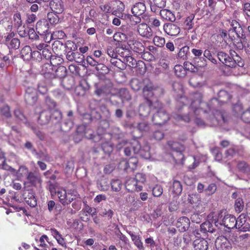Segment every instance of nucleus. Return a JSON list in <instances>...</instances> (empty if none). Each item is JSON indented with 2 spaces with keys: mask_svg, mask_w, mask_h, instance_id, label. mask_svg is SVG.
Segmentation results:
<instances>
[{
  "mask_svg": "<svg viewBox=\"0 0 250 250\" xmlns=\"http://www.w3.org/2000/svg\"><path fill=\"white\" fill-rule=\"evenodd\" d=\"M19 35L21 37H25L28 36V31H26L24 26H21L19 28H17Z\"/></svg>",
  "mask_w": 250,
  "mask_h": 250,
  "instance_id": "58",
  "label": "nucleus"
},
{
  "mask_svg": "<svg viewBox=\"0 0 250 250\" xmlns=\"http://www.w3.org/2000/svg\"><path fill=\"white\" fill-rule=\"evenodd\" d=\"M168 144L173 151L171 155L175 163L183 164L184 156L182 152L185 150L184 146L177 142H169Z\"/></svg>",
  "mask_w": 250,
  "mask_h": 250,
  "instance_id": "4",
  "label": "nucleus"
},
{
  "mask_svg": "<svg viewBox=\"0 0 250 250\" xmlns=\"http://www.w3.org/2000/svg\"><path fill=\"white\" fill-rule=\"evenodd\" d=\"M51 235L53 236L54 238L57 240V239L61 237L62 235L60 233V232L55 229L51 228L49 230Z\"/></svg>",
  "mask_w": 250,
  "mask_h": 250,
  "instance_id": "61",
  "label": "nucleus"
},
{
  "mask_svg": "<svg viewBox=\"0 0 250 250\" xmlns=\"http://www.w3.org/2000/svg\"><path fill=\"white\" fill-rule=\"evenodd\" d=\"M8 169L14 172L19 180H21L22 178L27 177L29 173L28 168L25 166L20 167L18 171H16V170L11 167H9Z\"/></svg>",
  "mask_w": 250,
  "mask_h": 250,
  "instance_id": "18",
  "label": "nucleus"
},
{
  "mask_svg": "<svg viewBox=\"0 0 250 250\" xmlns=\"http://www.w3.org/2000/svg\"><path fill=\"white\" fill-rule=\"evenodd\" d=\"M188 202L191 204H197L200 202L199 195L196 194H191L188 195Z\"/></svg>",
  "mask_w": 250,
  "mask_h": 250,
  "instance_id": "45",
  "label": "nucleus"
},
{
  "mask_svg": "<svg viewBox=\"0 0 250 250\" xmlns=\"http://www.w3.org/2000/svg\"><path fill=\"white\" fill-rule=\"evenodd\" d=\"M204 56L207 59H208L211 62H212L213 63H216V60L215 59H214L211 54L210 51L206 49L204 52Z\"/></svg>",
  "mask_w": 250,
  "mask_h": 250,
  "instance_id": "52",
  "label": "nucleus"
},
{
  "mask_svg": "<svg viewBox=\"0 0 250 250\" xmlns=\"http://www.w3.org/2000/svg\"><path fill=\"white\" fill-rule=\"evenodd\" d=\"M215 247L217 250H231V246L229 240L224 236L218 237L215 241Z\"/></svg>",
  "mask_w": 250,
  "mask_h": 250,
  "instance_id": "8",
  "label": "nucleus"
},
{
  "mask_svg": "<svg viewBox=\"0 0 250 250\" xmlns=\"http://www.w3.org/2000/svg\"><path fill=\"white\" fill-rule=\"evenodd\" d=\"M118 57H121L122 59L126 58L129 55H130L129 51L127 49H125L122 47L118 46Z\"/></svg>",
  "mask_w": 250,
  "mask_h": 250,
  "instance_id": "43",
  "label": "nucleus"
},
{
  "mask_svg": "<svg viewBox=\"0 0 250 250\" xmlns=\"http://www.w3.org/2000/svg\"><path fill=\"white\" fill-rule=\"evenodd\" d=\"M51 111L46 110L42 111L39 117V121L41 124H46L49 122L51 118Z\"/></svg>",
  "mask_w": 250,
  "mask_h": 250,
  "instance_id": "24",
  "label": "nucleus"
},
{
  "mask_svg": "<svg viewBox=\"0 0 250 250\" xmlns=\"http://www.w3.org/2000/svg\"><path fill=\"white\" fill-rule=\"evenodd\" d=\"M218 58L222 63L229 67H235L236 65L242 66L243 65L241 59L238 55H235V58H232L227 53L219 52L218 53Z\"/></svg>",
  "mask_w": 250,
  "mask_h": 250,
  "instance_id": "5",
  "label": "nucleus"
},
{
  "mask_svg": "<svg viewBox=\"0 0 250 250\" xmlns=\"http://www.w3.org/2000/svg\"><path fill=\"white\" fill-rule=\"evenodd\" d=\"M190 221L189 219L185 216L180 217L177 220L176 226L181 232L185 231L189 227Z\"/></svg>",
  "mask_w": 250,
  "mask_h": 250,
  "instance_id": "15",
  "label": "nucleus"
},
{
  "mask_svg": "<svg viewBox=\"0 0 250 250\" xmlns=\"http://www.w3.org/2000/svg\"><path fill=\"white\" fill-rule=\"evenodd\" d=\"M12 23L16 28H19L22 26V22L20 13H16L14 15Z\"/></svg>",
  "mask_w": 250,
  "mask_h": 250,
  "instance_id": "29",
  "label": "nucleus"
},
{
  "mask_svg": "<svg viewBox=\"0 0 250 250\" xmlns=\"http://www.w3.org/2000/svg\"><path fill=\"white\" fill-rule=\"evenodd\" d=\"M36 29L39 35H44L49 29V26L47 21L44 19L39 21L36 23Z\"/></svg>",
  "mask_w": 250,
  "mask_h": 250,
  "instance_id": "16",
  "label": "nucleus"
},
{
  "mask_svg": "<svg viewBox=\"0 0 250 250\" xmlns=\"http://www.w3.org/2000/svg\"><path fill=\"white\" fill-rule=\"evenodd\" d=\"M55 192L57 193L60 202L63 205H67L73 201V198H70L68 197L70 195V193H68L67 194L65 190L64 189L58 188Z\"/></svg>",
  "mask_w": 250,
  "mask_h": 250,
  "instance_id": "13",
  "label": "nucleus"
},
{
  "mask_svg": "<svg viewBox=\"0 0 250 250\" xmlns=\"http://www.w3.org/2000/svg\"><path fill=\"white\" fill-rule=\"evenodd\" d=\"M119 60L132 67H135L137 64L136 61L130 56V55L124 60L119 59Z\"/></svg>",
  "mask_w": 250,
  "mask_h": 250,
  "instance_id": "36",
  "label": "nucleus"
},
{
  "mask_svg": "<svg viewBox=\"0 0 250 250\" xmlns=\"http://www.w3.org/2000/svg\"><path fill=\"white\" fill-rule=\"evenodd\" d=\"M193 246L194 250H207L208 243L205 239H197L194 241Z\"/></svg>",
  "mask_w": 250,
  "mask_h": 250,
  "instance_id": "19",
  "label": "nucleus"
},
{
  "mask_svg": "<svg viewBox=\"0 0 250 250\" xmlns=\"http://www.w3.org/2000/svg\"><path fill=\"white\" fill-rule=\"evenodd\" d=\"M28 197L25 198L26 203L30 207H35L37 205V201L34 195L32 193H30Z\"/></svg>",
  "mask_w": 250,
  "mask_h": 250,
  "instance_id": "40",
  "label": "nucleus"
},
{
  "mask_svg": "<svg viewBox=\"0 0 250 250\" xmlns=\"http://www.w3.org/2000/svg\"><path fill=\"white\" fill-rule=\"evenodd\" d=\"M50 7L52 10L57 14L62 13L64 9V5L62 0H51Z\"/></svg>",
  "mask_w": 250,
  "mask_h": 250,
  "instance_id": "17",
  "label": "nucleus"
},
{
  "mask_svg": "<svg viewBox=\"0 0 250 250\" xmlns=\"http://www.w3.org/2000/svg\"><path fill=\"white\" fill-rule=\"evenodd\" d=\"M138 128L141 131H147L149 130V126L145 122H142L138 125Z\"/></svg>",
  "mask_w": 250,
  "mask_h": 250,
  "instance_id": "57",
  "label": "nucleus"
},
{
  "mask_svg": "<svg viewBox=\"0 0 250 250\" xmlns=\"http://www.w3.org/2000/svg\"><path fill=\"white\" fill-rule=\"evenodd\" d=\"M153 42L156 46L161 47H163L165 43V39L161 37L155 36L153 38Z\"/></svg>",
  "mask_w": 250,
  "mask_h": 250,
  "instance_id": "42",
  "label": "nucleus"
},
{
  "mask_svg": "<svg viewBox=\"0 0 250 250\" xmlns=\"http://www.w3.org/2000/svg\"><path fill=\"white\" fill-rule=\"evenodd\" d=\"M21 53L22 56L30 57L32 55V50L29 46H25L21 50Z\"/></svg>",
  "mask_w": 250,
  "mask_h": 250,
  "instance_id": "53",
  "label": "nucleus"
},
{
  "mask_svg": "<svg viewBox=\"0 0 250 250\" xmlns=\"http://www.w3.org/2000/svg\"><path fill=\"white\" fill-rule=\"evenodd\" d=\"M163 192V189L160 185H156L153 188L152 193L154 196L159 197Z\"/></svg>",
  "mask_w": 250,
  "mask_h": 250,
  "instance_id": "46",
  "label": "nucleus"
},
{
  "mask_svg": "<svg viewBox=\"0 0 250 250\" xmlns=\"http://www.w3.org/2000/svg\"><path fill=\"white\" fill-rule=\"evenodd\" d=\"M135 180L137 182V183L138 184L141 185L142 186V184H143L145 181H146V177L144 174L143 173H137L135 175V177L134 178Z\"/></svg>",
  "mask_w": 250,
  "mask_h": 250,
  "instance_id": "47",
  "label": "nucleus"
},
{
  "mask_svg": "<svg viewBox=\"0 0 250 250\" xmlns=\"http://www.w3.org/2000/svg\"><path fill=\"white\" fill-rule=\"evenodd\" d=\"M118 47H111L110 46L108 47L107 49V53L108 56L113 58V59H117L118 58Z\"/></svg>",
  "mask_w": 250,
  "mask_h": 250,
  "instance_id": "31",
  "label": "nucleus"
},
{
  "mask_svg": "<svg viewBox=\"0 0 250 250\" xmlns=\"http://www.w3.org/2000/svg\"><path fill=\"white\" fill-rule=\"evenodd\" d=\"M26 181L24 183V185L28 186H36L38 184H41V179L39 175L35 174L33 172H29L26 177Z\"/></svg>",
  "mask_w": 250,
  "mask_h": 250,
  "instance_id": "14",
  "label": "nucleus"
},
{
  "mask_svg": "<svg viewBox=\"0 0 250 250\" xmlns=\"http://www.w3.org/2000/svg\"><path fill=\"white\" fill-rule=\"evenodd\" d=\"M55 73L56 77L59 78H64L67 75L66 68L63 66H60L58 67L56 70Z\"/></svg>",
  "mask_w": 250,
  "mask_h": 250,
  "instance_id": "33",
  "label": "nucleus"
},
{
  "mask_svg": "<svg viewBox=\"0 0 250 250\" xmlns=\"http://www.w3.org/2000/svg\"><path fill=\"white\" fill-rule=\"evenodd\" d=\"M189 48L187 46L183 47L180 49L178 52V56L179 58L185 59L187 58V55L188 51Z\"/></svg>",
  "mask_w": 250,
  "mask_h": 250,
  "instance_id": "50",
  "label": "nucleus"
},
{
  "mask_svg": "<svg viewBox=\"0 0 250 250\" xmlns=\"http://www.w3.org/2000/svg\"><path fill=\"white\" fill-rule=\"evenodd\" d=\"M243 108L241 104H236L234 105L233 107V111L237 116H240L241 117L243 113Z\"/></svg>",
  "mask_w": 250,
  "mask_h": 250,
  "instance_id": "49",
  "label": "nucleus"
},
{
  "mask_svg": "<svg viewBox=\"0 0 250 250\" xmlns=\"http://www.w3.org/2000/svg\"><path fill=\"white\" fill-rule=\"evenodd\" d=\"M216 189V186L214 184H211L208 185V187L205 189L206 192L208 194H213Z\"/></svg>",
  "mask_w": 250,
  "mask_h": 250,
  "instance_id": "56",
  "label": "nucleus"
},
{
  "mask_svg": "<svg viewBox=\"0 0 250 250\" xmlns=\"http://www.w3.org/2000/svg\"><path fill=\"white\" fill-rule=\"evenodd\" d=\"M152 106L157 109V113L152 118V121L155 124L162 125L169 120V115L162 108V104L160 102H156Z\"/></svg>",
  "mask_w": 250,
  "mask_h": 250,
  "instance_id": "3",
  "label": "nucleus"
},
{
  "mask_svg": "<svg viewBox=\"0 0 250 250\" xmlns=\"http://www.w3.org/2000/svg\"><path fill=\"white\" fill-rule=\"evenodd\" d=\"M166 1L167 0H152L150 4L151 10L156 12L159 8H164L166 6Z\"/></svg>",
  "mask_w": 250,
  "mask_h": 250,
  "instance_id": "21",
  "label": "nucleus"
},
{
  "mask_svg": "<svg viewBox=\"0 0 250 250\" xmlns=\"http://www.w3.org/2000/svg\"><path fill=\"white\" fill-rule=\"evenodd\" d=\"M111 188L115 191H119L122 187V182L119 180H113L111 182Z\"/></svg>",
  "mask_w": 250,
  "mask_h": 250,
  "instance_id": "38",
  "label": "nucleus"
},
{
  "mask_svg": "<svg viewBox=\"0 0 250 250\" xmlns=\"http://www.w3.org/2000/svg\"><path fill=\"white\" fill-rule=\"evenodd\" d=\"M51 69L52 66L49 63H46L42 66V71L44 74L51 73Z\"/></svg>",
  "mask_w": 250,
  "mask_h": 250,
  "instance_id": "62",
  "label": "nucleus"
},
{
  "mask_svg": "<svg viewBox=\"0 0 250 250\" xmlns=\"http://www.w3.org/2000/svg\"><path fill=\"white\" fill-rule=\"evenodd\" d=\"M7 45L10 49H17L20 47V42L19 39L13 38L9 42H7Z\"/></svg>",
  "mask_w": 250,
  "mask_h": 250,
  "instance_id": "37",
  "label": "nucleus"
},
{
  "mask_svg": "<svg viewBox=\"0 0 250 250\" xmlns=\"http://www.w3.org/2000/svg\"><path fill=\"white\" fill-rule=\"evenodd\" d=\"M161 18L166 21H173L175 20L174 15L169 10L164 9L160 11Z\"/></svg>",
  "mask_w": 250,
  "mask_h": 250,
  "instance_id": "22",
  "label": "nucleus"
},
{
  "mask_svg": "<svg viewBox=\"0 0 250 250\" xmlns=\"http://www.w3.org/2000/svg\"><path fill=\"white\" fill-rule=\"evenodd\" d=\"M9 58L0 53V67L2 68L7 63Z\"/></svg>",
  "mask_w": 250,
  "mask_h": 250,
  "instance_id": "55",
  "label": "nucleus"
},
{
  "mask_svg": "<svg viewBox=\"0 0 250 250\" xmlns=\"http://www.w3.org/2000/svg\"><path fill=\"white\" fill-rule=\"evenodd\" d=\"M151 104V102L147 100L146 103L141 104L140 106L139 112L140 116L144 118L148 116L151 108V107H150Z\"/></svg>",
  "mask_w": 250,
  "mask_h": 250,
  "instance_id": "20",
  "label": "nucleus"
},
{
  "mask_svg": "<svg viewBox=\"0 0 250 250\" xmlns=\"http://www.w3.org/2000/svg\"><path fill=\"white\" fill-rule=\"evenodd\" d=\"M250 237V235L248 233H245L239 235L238 237V241L237 244L238 247H242L244 246L248 242V239Z\"/></svg>",
  "mask_w": 250,
  "mask_h": 250,
  "instance_id": "30",
  "label": "nucleus"
},
{
  "mask_svg": "<svg viewBox=\"0 0 250 250\" xmlns=\"http://www.w3.org/2000/svg\"><path fill=\"white\" fill-rule=\"evenodd\" d=\"M241 119L246 123H250V109L243 112Z\"/></svg>",
  "mask_w": 250,
  "mask_h": 250,
  "instance_id": "51",
  "label": "nucleus"
},
{
  "mask_svg": "<svg viewBox=\"0 0 250 250\" xmlns=\"http://www.w3.org/2000/svg\"><path fill=\"white\" fill-rule=\"evenodd\" d=\"M57 14L51 12L47 14L48 20L51 24H56L59 22L60 19Z\"/></svg>",
  "mask_w": 250,
  "mask_h": 250,
  "instance_id": "34",
  "label": "nucleus"
},
{
  "mask_svg": "<svg viewBox=\"0 0 250 250\" xmlns=\"http://www.w3.org/2000/svg\"><path fill=\"white\" fill-rule=\"evenodd\" d=\"M171 189L173 194L176 195L180 194L182 191V186L181 183L178 181H174Z\"/></svg>",
  "mask_w": 250,
  "mask_h": 250,
  "instance_id": "28",
  "label": "nucleus"
},
{
  "mask_svg": "<svg viewBox=\"0 0 250 250\" xmlns=\"http://www.w3.org/2000/svg\"><path fill=\"white\" fill-rule=\"evenodd\" d=\"M154 90L152 83H149L146 85L143 88L144 95L146 98H149L153 94L152 91Z\"/></svg>",
  "mask_w": 250,
  "mask_h": 250,
  "instance_id": "32",
  "label": "nucleus"
},
{
  "mask_svg": "<svg viewBox=\"0 0 250 250\" xmlns=\"http://www.w3.org/2000/svg\"><path fill=\"white\" fill-rule=\"evenodd\" d=\"M38 99L37 90L32 87H28L25 92V100L30 105H33Z\"/></svg>",
  "mask_w": 250,
  "mask_h": 250,
  "instance_id": "7",
  "label": "nucleus"
},
{
  "mask_svg": "<svg viewBox=\"0 0 250 250\" xmlns=\"http://www.w3.org/2000/svg\"><path fill=\"white\" fill-rule=\"evenodd\" d=\"M194 19V15L193 14L190 15L187 18L184 22L187 29L190 30L192 28L193 24V20Z\"/></svg>",
  "mask_w": 250,
  "mask_h": 250,
  "instance_id": "41",
  "label": "nucleus"
},
{
  "mask_svg": "<svg viewBox=\"0 0 250 250\" xmlns=\"http://www.w3.org/2000/svg\"><path fill=\"white\" fill-rule=\"evenodd\" d=\"M243 11L246 16L250 18V3H246L244 4Z\"/></svg>",
  "mask_w": 250,
  "mask_h": 250,
  "instance_id": "63",
  "label": "nucleus"
},
{
  "mask_svg": "<svg viewBox=\"0 0 250 250\" xmlns=\"http://www.w3.org/2000/svg\"><path fill=\"white\" fill-rule=\"evenodd\" d=\"M163 29L166 34L171 36H177L180 32V27L177 25L172 23L164 24Z\"/></svg>",
  "mask_w": 250,
  "mask_h": 250,
  "instance_id": "12",
  "label": "nucleus"
},
{
  "mask_svg": "<svg viewBox=\"0 0 250 250\" xmlns=\"http://www.w3.org/2000/svg\"><path fill=\"white\" fill-rule=\"evenodd\" d=\"M127 232L130 236L131 240L132 241H133L134 245L139 249V250H143L144 247L143 243L141 240L140 236L139 235L134 234L131 231H128Z\"/></svg>",
  "mask_w": 250,
  "mask_h": 250,
  "instance_id": "25",
  "label": "nucleus"
},
{
  "mask_svg": "<svg viewBox=\"0 0 250 250\" xmlns=\"http://www.w3.org/2000/svg\"><path fill=\"white\" fill-rule=\"evenodd\" d=\"M238 168L241 171H246L248 169V165L245 162H240L238 164Z\"/></svg>",
  "mask_w": 250,
  "mask_h": 250,
  "instance_id": "60",
  "label": "nucleus"
},
{
  "mask_svg": "<svg viewBox=\"0 0 250 250\" xmlns=\"http://www.w3.org/2000/svg\"><path fill=\"white\" fill-rule=\"evenodd\" d=\"M50 63L53 66H57L61 64L62 62L63 59L60 56L56 55H51L50 56Z\"/></svg>",
  "mask_w": 250,
  "mask_h": 250,
  "instance_id": "39",
  "label": "nucleus"
},
{
  "mask_svg": "<svg viewBox=\"0 0 250 250\" xmlns=\"http://www.w3.org/2000/svg\"><path fill=\"white\" fill-rule=\"evenodd\" d=\"M175 73L179 78H184L187 74L186 69L181 65L177 64L174 67Z\"/></svg>",
  "mask_w": 250,
  "mask_h": 250,
  "instance_id": "27",
  "label": "nucleus"
},
{
  "mask_svg": "<svg viewBox=\"0 0 250 250\" xmlns=\"http://www.w3.org/2000/svg\"><path fill=\"white\" fill-rule=\"evenodd\" d=\"M0 112L1 114L6 117H8L10 116L9 107L7 105H3L0 108Z\"/></svg>",
  "mask_w": 250,
  "mask_h": 250,
  "instance_id": "54",
  "label": "nucleus"
},
{
  "mask_svg": "<svg viewBox=\"0 0 250 250\" xmlns=\"http://www.w3.org/2000/svg\"><path fill=\"white\" fill-rule=\"evenodd\" d=\"M27 34L30 39H36L38 38L37 34L33 28H30L28 31Z\"/></svg>",
  "mask_w": 250,
  "mask_h": 250,
  "instance_id": "59",
  "label": "nucleus"
},
{
  "mask_svg": "<svg viewBox=\"0 0 250 250\" xmlns=\"http://www.w3.org/2000/svg\"><path fill=\"white\" fill-rule=\"evenodd\" d=\"M146 9V6L144 3L138 2L136 3L131 9V12L136 17V22H139L141 21L139 16L144 13Z\"/></svg>",
  "mask_w": 250,
  "mask_h": 250,
  "instance_id": "10",
  "label": "nucleus"
},
{
  "mask_svg": "<svg viewBox=\"0 0 250 250\" xmlns=\"http://www.w3.org/2000/svg\"><path fill=\"white\" fill-rule=\"evenodd\" d=\"M126 189L129 192L139 191L143 189V186L138 184L134 178H128L125 183Z\"/></svg>",
  "mask_w": 250,
  "mask_h": 250,
  "instance_id": "11",
  "label": "nucleus"
},
{
  "mask_svg": "<svg viewBox=\"0 0 250 250\" xmlns=\"http://www.w3.org/2000/svg\"><path fill=\"white\" fill-rule=\"evenodd\" d=\"M221 213H222V211H221L220 213H211L208 215V218L211 220L212 223H214L216 226L217 225V223H219L224 225L228 229L236 228L237 223H236V219L235 217L233 215L227 214L220 220V216Z\"/></svg>",
  "mask_w": 250,
  "mask_h": 250,
  "instance_id": "2",
  "label": "nucleus"
},
{
  "mask_svg": "<svg viewBox=\"0 0 250 250\" xmlns=\"http://www.w3.org/2000/svg\"><path fill=\"white\" fill-rule=\"evenodd\" d=\"M194 100L191 103V108L193 110V112L196 114V112H198V107L200 104H201L202 96L199 93H196L193 95Z\"/></svg>",
  "mask_w": 250,
  "mask_h": 250,
  "instance_id": "23",
  "label": "nucleus"
},
{
  "mask_svg": "<svg viewBox=\"0 0 250 250\" xmlns=\"http://www.w3.org/2000/svg\"><path fill=\"white\" fill-rule=\"evenodd\" d=\"M234 208L236 212L238 213L240 212L243 209L244 204L242 199L238 198L236 199L235 202Z\"/></svg>",
  "mask_w": 250,
  "mask_h": 250,
  "instance_id": "44",
  "label": "nucleus"
},
{
  "mask_svg": "<svg viewBox=\"0 0 250 250\" xmlns=\"http://www.w3.org/2000/svg\"><path fill=\"white\" fill-rule=\"evenodd\" d=\"M238 237L239 235L236 233H232L229 235V239L234 244L237 245L238 241Z\"/></svg>",
  "mask_w": 250,
  "mask_h": 250,
  "instance_id": "64",
  "label": "nucleus"
},
{
  "mask_svg": "<svg viewBox=\"0 0 250 250\" xmlns=\"http://www.w3.org/2000/svg\"><path fill=\"white\" fill-rule=\"evenodd\" d=\"M209 221H206L202 223L200 226V231L203 233H206L207 232H212L213 231V228L212 227L211 220L208 219Z\"/></svg>",
  "mask_w": 250,
  "mask_h": 250,
  "instance_id": "26",
  "label": "nucleus"
},
{
  "mask_svg": "<svg viewBox=\"0 0 250 250\" xmlns=\"http://www.w3.org/2000/svg\"><path fill=\"white\" fill-rule=\"evenodd\" d=\"M246 217V214L242 213L236 220V223H237L236 229L241 231L246 232L249 231L250 229V224L247 222Z\"/></svg>",
  "mask_w": 250,
  "mask_h": 250,
  "instance_id": "6",
  "label": "nucleus"
},
{
  "mask_svg": "<svg viewBox=\"0 0 250 250\" xmlns=\"http://www.w3.org/2000/svg\"><path fill=\"white\" fill-rule=\"evenodd\" d=\"M137 163L138 159L137 158L132 157L129 159L127 162L125 163L126 164V168L127 169L129 167L132 170H134L136 168Z\"/></svg>",
  "mask_w": 250,
  "mask_h": 250,
  "instance_id": "35",
  "label": "nucleus"
},
{
  "mask_svg": "<svg viewBox=\"0 0 250 250\" xmlns=\"http://www.w3.org/2000/svg\"><path fill=\"white\" fill-rule=\"evenodd\" d=\"M120 94L123 101H127L131 98L129 92L126 89H121Z\"/></svg>",
  "mask_w": 250,
  "mask_h": 250,
  "instance_id": "48",
  "label": "nucleus"
},
{
  "mask_svg": "<svg viewBox=\"0 0 250 250\" xmlns=\"http://www.w3.org/2000/svg\"><path fill=\"white\" fill-rule=\"evenodd\" d=\"M131 149L134 153L139 154L140 156L146 159H149L151 157L149 146L146 144L142 147L140 142L137 139H133L130 143H126L124 150L125 154L126 156H130Z\"/></svg>",
  "mask_w": 250,
  "mask_h": 250,
  "instance_id": "1",
  "label": "nucleus"
},
{
  "mask_svg": "<svg viewBox=\"0 0 250 250\" xmlns=\"http://www.w3.org/2000/svg\"><path fill=\"white\" fill-rule=\"evenodd\" d=\"M137 31L140 36L146 39H150L153 36V33L151 28L146 23L139 24Z\"/></svg>",
  "mask_w": 250,
  "mask_h": 250,
  "instance_id": "9",
  "label": "nucleus"
}]
</instances>
